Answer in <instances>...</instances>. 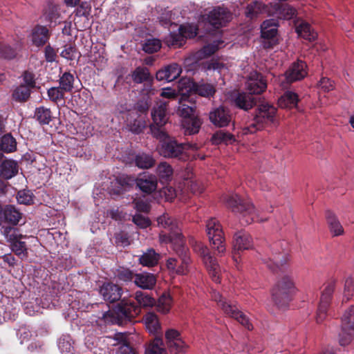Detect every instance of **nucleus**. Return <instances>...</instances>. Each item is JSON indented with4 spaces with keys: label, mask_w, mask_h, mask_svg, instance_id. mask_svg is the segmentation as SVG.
Wrapping results in <instances>:
<instances>
[{
    "label": "nucleus",
    "mask_w": 354,
    "mask_h": 354,
    "mask_svg": "<svg viewBox=\"0 0 354 354\" xmlns=\"http://www.w3.org/2000/svg\"><path fill=\"white\" fill-rule=\"evenodd\" d=\"M270 9L264 3L254 1L248 4L245 9V16L251 19L256 18L259 15L268 12Z\"/></svg>",
    "instance_id": "obj_32"
},
{
    "label": "nucleus",
    "mask_w": 354,
    "mask_h": 354,
    "mask_svg": "<svg viewBox=\"0 0 354 354\" xmlns=\"http://www.w3.org/2000/svg\"><path fill=\"white\" fill-rule=\"evenodd\" d=\"M307 74V64L301 60L293 62L285 73L286 78L289 82L299 81Z\"/></svg>",
    "instance_id": "obj_18"
},
{
    "label": "nucleus",
    "mask_w": 354,
    "mask_h": 354,
    "mask_svg": "<svg viewBox=\"0 0 354 354\" xmlns=\"http://www.w3.org/2000/svg\"><path fill=\"white\" fill-rule=\"evenodd\" d=\"M146 328L151 333H158L160 328L157 315L153 313H147L144 317Z\"/></svg>",
    "instance_id": "obj_52"
},
{
    "label": "nucleus",
    "mask_w": 354,
    "mask_h": 354,
    "mask_svg": "<svg viewBox=\"0 0 354 354\" xmlns=\"http://www.w3.org/2000/svg\"><path fill=\"white\" fill-rule=\"evenodd\" d=\"M21 291L19 292L18 289H16V294L12 293V295H15V297L19 299L21 303L24 304H27L26 306V313L31 315L32 312H35V306L36 308L39 306H41L42 308H45L46 306H48L50 301H51L52 295H46V289H37L38 290V296H41V297H35L36 292H32L30 291L31 289H20Z\"/></svg>",
    "instance_id": "obj_6"
},
{
    "label": "nucleus",
    "mask_w": 354,
    "mask_h": 354,
    "mask_svg": "<svg viewBox=\"0 0 354 354\" xmlns=\"http://www.w3.org/2000/svg\"><path fill=\"white\" fill-rule=\"evenodd\" d=\"M267 88V83L261 74L251 73L246 82V88L250 94H261Z\"/></svg>",
    "instance_id": "obj_20"
},
{
    "label": "nucleus",
    "mask_w": 354,
    "mask_h": 354,
    "mask_svg": "<svg viewBox=\"0 0 354 354\" xmlns=\"http://www.w3.org/2000/svg\"><path fill=\"white\" fill-rule=\"evenodd\" d=\"M168 102L165 100H159L151 111V118L156 126L163 127L168 121L167 113Z\"/></svg>",
    "instance_id": "obj_19"
},
{
    "label": "nucleus",
    "mask_w": 354,
    "mask_h": 354,
    "mask_svg": "<svg viewBox=\"0 0 354 354\" xmlns=\"http://www.w3.org/2000/svg\"><path fill=\"white\" fill-rule=\"evenodd\" d=\"M342 330L339 333L341 346L348 345L354 337V306L346 310L342 317Z\"/></svg>",
    "instance_id": "obj_13"
},
{
    "label": "nucleus",
    "mask_w": 354,
    "mask_h": 354,
    "mask_svg": "<svg viewBox=\"0 0 354 354\" xmlns=\"http://www.w3.org/2000/svg\"><path fill=\"white\" fill-rule=\"evenodd\" d=\"M30 95V89L24 84L17 86L12 93L13 98L19 102L26 100Z\"/></svg>",
    "instance_id": "obj_61"
},
{
    "label": "nucleus",
    "mask_w": 354,
    "mask_h": 354,
    "mask_svg": "<svg viewBox=\"0 0 354 354\" xmlns=\"http://www.w3.org/2000/svg\"><path fill=\"white\" fill-rule=\"evenodd\" d=\"M59 86L66 93H71L74 88L75 77L70 72L60 73L59 75Z\"/></svg>",
    "instance_id": "obj_38"
},
{
    "label": "nucleus",
    "mask_w": 354,
    "mask_h": 354,
    "mask_svg": "<svg viewBox=\"0 0 354 354\" xmlns=\"http://www.w3.org/2000/svg\"><path fill=\"white\" fill-rule=\"evenodd\" d=\"M135 299L138 305L134 301L129 304L119 305L116 316L107 313L104 315L105 319L111 322L120 320L131 322L141 313V306L151 307L156 304L155 299L141 291L136 292Z\"/></svg>",
    "instance_id": "obj_1"
},
{
    "label": "nucleus",
    "mask_w": 354,
    "mask_h": 354,
    "mask_svg": "<svg viewBox=\"0 0 354 354\" xmlns=\"http://www.w3.org/2000/svg\"><path fill=\"white\" fill-rule=\"evenodd\" d=\"M35 116L41 124H48L53 118L50 109L43 106L36 109Z\"/></svg>",
    "instance_id": "obj_50"
},
{
    "label": "nucleus",
    "mask_w": 354,
    "mask_h": 354,
    "mask_svg": "<svg viewBox=\"0 0 354 354\" xmlns=\"http://www.w3.org/2000/svg\"><path fill=\"white\" fill-rule=\"evenodd\" d=\"M277 111L273 105L268 102L259 104L256 109L254 122L243 128V133H254L265 126L274 124L277 121Z\"/></svg>",
    "instance_id": "obj_3"
},
{
    "label": "nucleus",
    "mask_w": 354,
    "mask_h": 354,
    "mask_svg": "<svg viewBox=\"0 0 354 354\" xmlns=\"http://www.w3.org/2000/svg\"><path fill=\"white\" fill-rule=\"evenodd\" d=\"M333 294V289H324L322 292L316 317L317 323H322L326 318Z\"/></svg>",
    "instance_id": "obj_24"
},
{
    "label": "nucleus",
    "mask_w": 354,
    "mask_h": 354,
    "mask_svg": "<svg viewBox=\"0 0 354 354\" xmlns=\"http://www.w3.org/2000/svg\"><path fill=\"white\" fill-rule=\"evenodd\" d=\"M134 161L138 168L144 169L151 168L156 162L151 155L143 152L136 154Z\"/></svg>",
    "instance_id": "obj_41"
},
{
    "label": "nucleus",
    "mask_w": 354,
    "mask_h": 354,
    "mask_svg": "<svg viewBox=\"0 0 354 354\" xmlns=\"http://www.w3.org/2000/svg\"><path fill=\"white\" fill-rule=\"evenodd\" d=\"M223 41L221 40H215L212 43L204 46L201 50L197 51L194 57L196 59H204L208 56L214 54L219 48L220 45L223 44Z\"/></svg>",
    "instance_id": "obj_37"
},
{
    "label": "nucleus",
    "mask_w": 354,
    "mask_h": 354,
    "mask_svg": "<svg viewBox=\"0 0 354 354\" xmlns=\"http://www.w3.org/2000/svg\"><path fill=\"white\" fill-rule=\"evenodd\" d=\"M4 156L0 153V176L9 180L18 174L19 166L16 160L12 159L3 160Z\"/></svg>",
    "instance_id": "obj_22"
},
{
    "label": "nucleus",
    "mask_w": 354,
    "mask_h": 354,
    "mask_svg": "<svg viewBox=\"0 0 354 354\" xmlns=\"http://www.w3.org/2000/svg\"><path fill=\"white\" fill-rule=\"evenodd\" d=\"M149 78L150 73L146 67H137L132 73V80L137 84L147 81Z\"/></svg>",
    "instance_id": "obj_57"
},
{
    "label": "nucleus",
    "mask_w": 354,
    "mask_h": 354,
    "mask_svg": "<svg viewBox=\"0 0 354 354\" xmlns=\"http://www.w3.org/2000/svg\"><path fill=\"white\" fill-rule=\"evenodd\" d=\"M298 95L292 91H286L278 100V104L281 108H293L298 103Z\"/></svg>",
    "instance_id": "obj_39"
},
{
    "label": "nucleus",
    "mask_w": 354,
    "mask_h": 354,
    "mask_svg": "<svg viewBox=\"0 0 354 354\" xmlns=\"http://www.w3.org/2000/svg\"><path fill=\"white\" fill-rule=\"evenodd\" d=\"M161 48V41L158 39H147L142 45V50L147 53L157 52Z\"/></svg>",
    "instance_id": "obj_60"
},
{
    "label": "nucleus",
    "mask_w": 354,
    "mask_h": 354,
    "mask_svg": "<svg viewBox=\"0 0 354 354\" xmlns=\"http://www.w3.org/2000/svg\"><path fill=\"white\" fill-rule=\"evenodd\" d=\"M206 231L210 243L214 245V249L218 254H223L225 252L224 244L223 232L218 221L215 218H211L207 221Z\"/></svg>",
    "instance_id": "obj_12"
},
{
    "label": "nucleus",
    "mask_w": 354,
    "mask_h": 354,
    "mask_svg": "<svg viewBox=\"0 0 354 354\" xmlns=\"http://www.w3.org/2000/svg\"><path fill=\"white\" fill-rule=\"evenodd\" d=\"M1 232L5 237L6 241L9 243L10 245L23 238L22 234L19 232L17 228L12 227L10 226H3L1 229Z\"/></svg>",
    "instance_id": "obj_49"
},
{
    "label": "nucleus",
    "mask_w": 354,
    "mask_h": 354,
    "mask_svg": "<svg viewBox=\"0 0 354 354\" xmlns=\"http://www.w3.org/2000/svg\"><path fill=\"white\" fill-rule=\"evenodd\" d=\"M0 150L7 153H12L17 150V141L10 133H7L1 137Z\"/></svg>",
    "instance_id": "obj_45"
},
{
    "label": "nucleus",
    "mask_w": 354,
    "mask_h": 354,
    "mask_svg": "<svg viewBox=\"0 0 354 354\" xmlns=\"http://www.w3.org/2000/svg\"><path fill=\"white\" fill-rule=\"evenodd\" d=\"M182 68L178 64L173 63L159 70L156 75L158 81L172 82L176 80L181 74Z\"/></svg>",
    "instance_id": "obj_21"
},
{
    "label": "nucleus",
    "mask_w": 354,
    "mask_h": 354,
    "mask_svg": "<svg viewBox=\"0 0 354 354\" xmlns=\"http://www.w3.org/2000/svg\"><path fill=\"white\" fill-rule=\"evenodd\" d=\"M137 187L143 192L151 194L157 188V177L152 174L144 173L142 176L135 179Z\"/></svg>",
    "instance_id": "obj_26"
},
{
    "label": "nucleus",
    "mask_w": 354,
    "mask_h": 354,
    "mask_svg": "<svg viewBox=\"0 0 354 354\" xmlns=\"http://www.w3.org/2000/svg\"><path fill=\"white\" fill-rule=\"evenodd\" d=\"M326 218L330 233L334 236L342 235L344 229L336 216L330 210L326 212Z\"/></svg>",
    "instance_id": "obj_31"
},
{
    "label": "nucleus",
    "mask_w": 354,
    "mask_h": 354,
    "mask_svg": "<svg viewBox=\"0 0 354 354\" xmlns=\"http://www.w3.org/2000/svg\"><path fill=\"white\" fill-rule=\"evenodd\" d=\"M156 173L160 182L164 184L171 180L174 170L169 163L161 162L156 167Z\"/></svg>",
    "instance_id": "obj_30"
},
{
    "label": "nucleus",
    "mask_w": 354,
    "mask_h": 354,
    "mask_svg": "<svg viewBox=\"0 0 354 354\" xmlns=\"http://www.w3.org/2000/svg\"><path fill=\"white\" fill-rule=\"evenodd\" d=\"M272 297L278 308L285 310L292 298L291 289H272Z\"/></svg>",
    "instance_id": "obj_25"
},
{
    "label": "nucleus",
    "mask_w": 354,
    "mask_h": 354,
    "mask_svg": "<svg viewBox=\"0 0 354 354\" xmlns=\"http://www.w3.org/2000/svg\"><path fill=\"white\" fill-rule=\"evenodd\" d=\"M91 6L90 3L87 1L81 2L74 11L75 24L77 26V24L80 22L82 17H83L84 20L86 21L87 24H88V17L91 15Z\"/></svg>",
    "instance_id": "obj_36"
},
{
    "label": "nucleus",
    "mask_w": 354,
    "mask_h": 354,
    "mask_svg": "<svg viewBox=\"0 0 354 354\" xmlns=\"http://www.w3.org/2000/svg\"><path fill=\"white\" fill-rule=\"evenodd\" d=\"M145 354H166L162 339L159 337L154 338L146 348Z\"/></svg>",
    "instance_id": "obj_54"
},
{
    "label": "nucleus",
    "mask_w": 354,
    "mask_h": 354,
    "mask_svg": "<svg viewBox=\"0 0 354 354\" xmlns=\"http://www.w3.org/2000/svg\"><path fill=\"white\" fill-rule=\"evenodd\" d=\"M268 15L280 19H291L296 15V10L288 4L274 3L268 11Z\"/></svg>",
    "instance_id": "obj_23"
},
{
    "label": "nucleus",
    "mask_w": 354,
    "mask_h": 354,
    "mask_svg": "<svg viewBox=\"0 0 354 354\" xmlns=\"http://www.w3.org/2000/svg\"><path fill=\"white\" fill-rule=\"evenodd\" d=\"M173 299L168 292H163L158 299L157 308L164 314L169 313L171 307Z\"/></svg>",
    "instance_id": "obj_55"
},
{
    "label": "nucleus",
    "mask_w": 354,
    "mask_h": 354,
    "mask_svg": "<svg viewBox=\"0 0 354 354\" xmlns=\"http://www.w3.org/2000/svg\"><path fill=\"white\" fill-rule=\"evenodd\" d=\"M192 247L194 251L202 258L212 279L216 283H219L220 267L216 258L210 254L208 248L201 242H195Z\"/></svg>",
    "instance_id": "obj_11"
},
{
    "label": "nucleus",
    "mask_w": 354,
    "mask_h": 354,
    "mask_svg": "<svg viewBox=\"0 0 354 354\" xmlns=\"http://www.w3.org/2000/svg\"><path fill=\"white\" fill-rule=\"evenodd\" d=\"M171 248L179 257L180 264H178V261L176 259L169 258L166 263L167 269L172 273L186 274L189 271V265L191 261L188 248L185 246V243L171 244Z\"/></svg>",
    "instance_id": "obj_8"
},
{
    "label": "nucleus",
    "mask_w": 354,
    "mask_h": 354,
    "mask_svg": "<svg viewBox=\"0 0 354 354\" xmlns=\"http://www.w3.org/2000/svg\"><path fill=\"white\" fill-rule=\"evenodd\" d=\"M201 70L204 72L210 71H217L218 73L221 74L223 72L227 70V66L225 64L216 59H212L201 63Z\"/></svg>",
    "instance_id": "obj_42"
},
{
    "label": "nucleus",
    "mask_w": 354,
    "mask_h": 354,
    "mask_svg": "<svg viewBox=\"0 0 354 354\" xmlns=\"http://www.w3.org/2000/svg\"><path fill=\"white\" fill-rule=\"evenodd\" d=\"M64 93L59 86H53L47 91L49 100L56 104L64 100Z\"/></svg>",
    "instance_id": "obj_59"
},
{
    "label": "nucleus",
    "mask_w": 354,
    "mask_h": 354,
    "mask_svg": "<svg viewBox=\"0 0 354 354\" xmlns=\"http://www.w3.org/2000/svg\"><path fill=\"white\" fill-rule=\"evenodd\" d=\"M3 209L5 223H8L12 225H18L21 218L22 214L12 205H7Z\"/></svg>",
    "instance_id": "obj_34"
},
{
    "label": "nucleus",
    "mask_w": 354,
    "mask_h": 354,
    "mask_svg": "<svg viewBox=\"0 0 354 354\" xmlns=\"http://www.w3.org/2000/svg\"><path fill=\"white\" fill-rule=\"evenodd\" d=\"M211 297L226 315L235 319L248 330H252L253 326L250 322L249 318L240 311L236 305L230 303L224 298L216 289H212Z\"/></svg>",
    "instance_id": "obj_7"
},
{
    "label": "nucleus",
    "mask_w": 354,
    "mask_h": 354,
    "mask_svg": "<svg viewBox=\"0 0 354 354\" xmlns=\"http://www.w3.org/2000/svg\"><path fill=\"white\" fill-rule=\"evenodd\" d=\"M296 32L304 39L313 41L317 38V33L312 29L310 25L306 22H302L296 28Z\"/></svg>",
    "instance_id": "obj_43"
},
{
    "label": "nucleus",
    "mask_w": 354,
    "mask_h": 354,
    "mask_svg": "<svg viewBox=\"0 0 354 354\" xmlns=\"http://www.w3.org/2000/svg\"><path fill=\"white\" fill-rule=\"evenodd\" d=\"M279 245V243H275L270 246L266 252V255L262 257L263 263L272 272L283 270L290 260V255L281 251Z\"/></svg>",
    "instance_id": "obj_10"
},
{
    "label": "nucleus",
    "mask_w": 354,
    "mask_h": 354,
    "mask_svg": "<svg viewBox=\"0 0 354 354\" xmlns=\"http://www.w3.org/2000/svg\"><path fill=\"white\" fill-rule=\"evenodd\" d=\"M185 41L182 32L179 31V28H178L177 31L171 32L165 38V42L167 46L175 48L182 46L185 43Z\"/></svg>",
    "instance_id": "obj_46"
},
{
    "label": "nucleus",
    "mask_w": 354,
    "mask_h": 354,
    "mask_svg": "<svg viewBox=\"0 0 354 354\" xmlns=\"http://www.w3.org/2000/svg\"><path fill=\"white\" fill-rule=\"evenodd\" d=\"M235 105L243 110L252 109L256 104L254 97L246 93H237L234 100Z\"/></svg>",
    "instance_id": "obj_33"
},
{
    "label": "nucleus",
    "mask_w": 354,
    "mask_h": 354,
    "mask_svg": "<svg viewBox=\"0 0 354 354\" xmlns=\"http://www.w3.org/2000/svg\"><path fill=\"white\" fill-rule=\"evenodd\" d=\"M278 25L276 21L273 19H267L263 22L261 26V37L263 39H268V41L263 42L265 48H270L276 44V36L277 34Z\"/></svg>",
    "instance_id": "obj_17"
},
{
    "label": "nucleus",
    "mask_w": 354,
    "mask_h": 354,
    "mask_svg": "<svg viewBox=\"0 0 354 354\" xmlns=\"http://www.w3.org/2000/svg\"><path fill=\"white\" fill-rule=\"evenodd\" d=\"M10 249L20 259H24L28 255V248L25 241L19 239L10 245Z\"/></svg>",
    "instance_id": "obj_58"
},
{
    "label": "nucleus",
    "mask_w": 354,
    "mask_h": 354,
    "mask_svg": "<svg viewBox=\"0 0 354 354\" xmlns=\"http://www.w3.org/2000/svg\"><path fill=\"white\" fill-rule=\"evenodd\" d=\"M178 28L179 31L182 32L185 40L187 38H194L197 35L198 33V28L196 26L192 24L180 25Z\"/></svg>",
    "instance_id": "obj_63"
},
{
    "label": "nucleus",
    "mask_w": 354,
    "mask_h": 354,
    "mask_svg": "<svg viewBox=\"0 0 354 354\" xmlns=\"http://www.w3.org/2000/svg\"><path fill=\"white\" fill-rule=\"evenodd\" d=\"M159 258L160 254L156 252L153 249L150 248L140 256L139 261L144 266L153 267L158 263Z\"/></svg>",
    "instance_id": "obj_40"
},
{
    "label": "nucleus",
    "mask_w": 354,
    "mask_h": 354,
    "mask_svg": "<svg viewBox=\"0 0 354 354\" xmlns=\"http://www.w3.org/2000/svg\"><path fill=\"white\" fill-rule=\"evenodd\" d=\"M131 118L132 120L129 121L127 124L129 130L134 134L140 133L147 125L145 118L140 115L131 116Z\"/></svg>",
    "instance_id": "obj_47"
},
{
    "label": "nucleus",
    "mask_w": 354,
    "mask_h": 354,
    "mask_svg": "<svg viewBox=\"0 0 354 354\" xmlns=\"http://www.w3.org/2000/svg\"><path fill=\"white\" fill-rule=\"evenodd\" d=\"M18 312L19 310L13 306L12 301H8L6 304H0V323L15 320Z\"/></svg>",
    "instance_id": "obj_29"
},
{
    "label": "nucleus",
    "mask_w": 354,
    "mask_h": 354,
    "mask_svg": "<svg viewBox=\"0 0 354 354\" xmlns=\"http://www.w3.org/2000/svg\"><path fill=\"white\" fill-rule=\"evenodd\" d=\"M167 348L171 354L184 353L186 344L182 340L180 333L175 329H169L165 333Z\"/></svg>",
    "instance_id": "obj_15"
},
{
    "label": "nucleus",
    "mask_w": 354,
    "mask_h": 354,
    "mask_svg": "<svg viewBox=\"0 0 354 354\" xmlns=\"http://www.w3.org/2000/svg\"><path fill=\"white\" fill-rule=\"evenodd\" d=\"M232 19V12L223 6L214 7L207 15L201 16V21L207 30L225 26Z\"/></svg>",
    "instance_id": "obj_9"
},
{
    "label": "nucleus",
    "mask_w": 354,
    "mask_h": 354,
    "mask_svg": "<svg viewBox=\"0 0 354 354\" xmlns=\"http://www.w3.org/2000/svg\"><path fill=\"white\" fill-rule=\"evenodd\" d=\"M156 282L153 274L142 272L135 276L134 283L138 288H153Z\"/></svg>",
    "instance_id": "obj_35"
},
{
    "label": "nucleus",
    "mask_w": 354,
    "mask_h": 354,
    "mask_svg": "<svg viewBox=\"0 0 354 354\" xmlns=\"http://www.w3.org/2000/svg\"><path fill=\"white\" fill-rule=\"evenodd\" d=\"M17 199L20 204L30 205L33 203V194L30 190H19L17 193Z\"/></svg>",
    "instance_id": "obj_62"
},
{
    "label": "nucleus",
    "mask_w": 354,
    "mask_h": 354,
    "mask_svg": "<svg viewBox=\"0 0 354 354\" xmlns=\"http://www.w3.org/2000/svg\"><path fill=\"white\" fill-rule=\"evenodd\" d=\"M196 144L178 143L175 140H166L161 143L159 153L165 158H178L183 161L189 160V150H198Z\"/></svg>",
    "instance_id": "obj_5"
},
{
    "label": "nucleus",
    "mask_w": 354,
    "mask_h": 354,
    "mask_svg": "<svg viewBox=\"0 0 354 354\" xmlns=\"http://www.w3.org/2000/svg\"><path fill=\"white\" fill-rule=\"evenodd\" d=\"M209 119L216 127H225L232 121V114L227 108L223 106L212 109L209 113Z\"/></svg>",
    "instance_id": "obj_14"
},
{
    "label": "nucleus",
    "mask_w": 354,
    "mask_h": 354,
    "mask_svg": "<svg viewBox=\"0 0 354 354\" xmlns=\"http://www.w3.org/2000/svg\"><path fill=\"white\" fill-rule=\"evenodd\" d=\"M235 140L234 136L227 132L223 131H216L212 138V143L214 145H219L221 143H232Z\"/></svg>",
    "instance_id": "obj_56"
},
{
    "label": "nucleus",
    "mask_w": 354,
    "mask_h": 354,
    "mask_svg": "<svg viewBox=\"0 0 354 354\" xmlns=\"http://www.w3.org/2000/svg\"><path fill=\"white\" fill-rule=\"evenodd\" d=\"M253 248L251 236L245 231L236 232L234 236L233 248L234 252L250 250Z\"/></svg>",
    "instance_id": "obj_27"
},
{
    "label": "nucleus",
    "mask_w": 354,
    "mask_h": 354,
    "mask_svg": "<svg viewBox=\"0 0 354 354\" xmlns=\"http://www.w3.org/2000/svg\"><path fill=\"white\" fill-rule=\"evenodd\" d=\"M49 39L48 29L44 26H37L32 31L30 39L32 44L37 47H41L46 44Z\"/></svg>",
    "instance_id": "obj_28"
},
{
    "label": "nucleus",
    "mask_w": 354,
    "mask_h": 354,
    "mask_svg": "<svg viewBox=\"0 0 354 354\" xmlns=\"http://www.w3.org/2000/svg\"><path fill=\"white\" fill-rule=\"evenodd\" d=\"M193 88L199 95L206 97L214 95L216 92L214 85L209 83H195Z\"/></svg>",
    "instance_id": "obj_48"
},
{
    "label": "nucleus",
    "mask_w": 354,
    "mask_h": 354,
    "mask_svg": "<svg viewBox=\"0 0 354 354\" xmlns=\"http://www.w3.org/2000/svg\"><path fill=\"white\" fill-rule=\"evenodd\" d=\"M44 15L47 21L50 22L55 21L60 16L58 7L54 4L48 5Z\"/></svg>",
    "instance_id": "obj_64"
},
{
    "label": "nucleus",
    "mask_w": 354,
    "mask_h": 354,
    "mask_svg": "<svg viewBox=\"0 0 354 354\" xmlns=\"http://www.w3.org/2000/svg\"><path fill=\"white\" fill-rule=\"evenodd\" d=\"M21 48V42H17L15 44V48H12L8 45L0 43V57L6 59H14L16 57Z\"/></svg>",
    "instance_id": "obj_44"
},
{
    "label": "nucleus",
    "mask_w": 354,
    "mask_h": 354,
    "mask_svg": "<svg viewBox=\"0 0 354 354\" xmlns=\"http://www.w3.org/2000/svg\"><path fill=\"white\" fill-rule=\"evenodd\" d=\"M134 183L135 178L133 177L124 174H119L111 182L110 194L119 195L129 189Z\"/></svg>",
    "instance_id": "obj_16"
},
{
    "label": "nucleus",
    "mask_w": 354,
    "mask_h": 354,
    "mask_svg": "<svg viewBox=\"0 0 354 354\" xmlns=\"http://www.w3.org/2000/svg\"><path fill=\"white\" fill-rule=\"evenodd\" d=\"M104 299L109 303H114L120 299L123 289H98Z\"/></svg>",
    "instance_id": "obj_53"
},
{
    "label": "nucleus",
    "mask_w": 354,
    "mask_h": 354,
    "mask_svg": "<svg viewBox=\"0 0 354 354\" xmlns=\"http://www.w3.org/2000/svg\"><path fill=\"white\" fill-rule=\"evenodd\" d=\"M158 225L167 229L169 233L161 232L159 234V241L161 243L177 244L185 243L184 236L182 234L178 222L167 213H164L157 218Z\"/></svg>",
    "instance_id": "obj_4"
},
{
    "label": "nucleus",
    "mask_w": 354,
    "mask_h": 354,
    "mask_svg": "<svg viewBox=\"0 0 354 354\" xmlns=\"http://www.w3.org/2000/svg\"><path fill=\"white\" fill-rule=\"evenodd\" d=\"M201 124V120L197 117H192L185 120L183 122L185 131L189 135L197 133L200 130Z\"/></svg>",
    "instance_id": "obj_51"
},
{
    "label": "nucleus",
    "mask_w": 354,
    "mask_h": 354,
    "mask_svg": "<svg viewBox=\"0 0 354 354\" xmlns=\"http://www.w3.org/2000/svg\"><path fill=\"white\" fill-rule=\"evenodd\" d=\"M224 201L226 205L238 217L241 225H249L254 221L262 222L266 220L259 218L258 212L250 201H242L236 194L226 195Z\"/></svg>",
    "instance_id": "obj_2"
}]
</instances>
